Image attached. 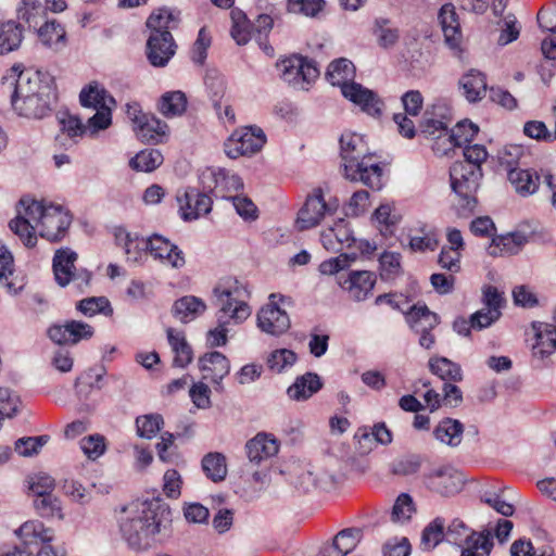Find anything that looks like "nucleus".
<instances>
[{"instance_id":"nucleus-56","label":"nucleus","mask_w":556,"mask_h":556,"mask_svg":"<svg viewBox=\"0 0 556 556\" xmlns=\"http://www.w3.org/2000/svg\"><path fill=\"white\" fill-rule=\"evenodd\" d=\"M28 489L36 497L52 493L55 488L54 479L46 473H34L27 478Z\"/></svg>"},{"instance_id":"nucleus-18","label":"nucleus","mask_w":556,"mask_h":556,"mask_svg":"<svg viewBox=\"0 0 556 556\" xmlns=\"http://www.w3.org/2000/svg\"><path fill=\"white\" fill-rule=\"evenodd\" d=\"M93 328L84 321L67 320L63 325H53L48 329L49 338L60 345L76 344L93 336Z\"/></svg>"},{"instance_id":"nucleus-7","label":"nucleus","mask_w":556,"mask_h":556,"mask_svg":"<svg viewBox=\"0 0 556 556\" xmlns=\"http://www.w3.org/2000/svg\"><path fill=\"white\" fill-rule=\"evenodd\" d=\"M266 142L264 131L258 127H245L232 132L225 142V152L230 159L258 152Z\"/></svg>"},{"instance_id":"nucleus-32","label":"nucleus","mask_w":556,"mask_h":556,"mask_svg":"<svg viewBox=\"0 0 556 556\" xmlns=\"http://www.w3.org/2000/svg\"><path fill=\"white\" fill-rule=\"evenodd\" d=\"M23 27L15 21L0 23V54L17 50L23 41Z\"/></svg>"},{"instance_id":"nucleus-60","label":"nucleus","mask_w":556,"mask_h":556,"mask_svg":"<svg viewBox=\"0 0 556 556\" xmlns=\"http://www.w3.org/2000/svg\"><path fill=\"white\" fill-rule=\"evenodd\" d=\"M370 206L369 192L366 190L355 191L344 206L345 215L357 217L363 215Z\"/></svg>"},{"instance_id":"nucleus-39","label":"nucleus","mask_w":556,"mask_h":556,"mask_svg":"<svg viewBox=\"0 0 556 556\" xmlns=\"http://www.w3.org/2000/svg\"><path fill=\"white\" fill-rule=\"evenodd\" d=\"M464 426L455 419L445 418L434 429V435L441 442L457 446L462 442Z\"/></svg>"},{"instance_id":"nucleus-51","label":"nucleus","mask_w":556,"mask_h":556,"mask_svg":"<svg viewBox=\"0 0 556 556\" xmlns=\"http://www.w3.org/2000/svg\"><path fill=\"white\" fill-rule=\"evenodd\" d=\"M380 277L382 280H393L402 274L401 254L383 252L379 258Z\"/></svg>"},{"instance_id":"nucleus-45","label":"nucleus","mask_w":556,"mask_h":556,"mask_svg":"<svg viewBox=\"0 0 556 556\" xmlns=\"http://www.w3.org/2000/svg\"><path fill=\"white\" fill-rule=\"evenodd\" d=\"M9 228L16 235L26 248H34L37 244L36 228L25 216L18 215L11 219Z\"/></svg>"},{"instance_id":"nucleus-59","label":"nucleus","mask_w":556,"mask_h":556,"mask_svg":"<svg viewBox=\"0 0 556 556\" xmlns=\"http://www.w3.org/2000/svg\"><path fill=\"white\" fill-rule=\"evenodd\" d=\"M49 441V435H38V437H25L21 438L15 442V451L24 457H29L35 454H38L40 448L47 444Z\"/></svg>"},{"instance_id":"nucleus-48","label":"nucleus","mask_w":556,"mask_h":556,"mask_svg":"<svg viewBox=\"0 0 556 556\" xmlns=\"http://www.w3.org/2000/svg\"><path fill=\"white\" fill-rule=\"evenodd\" d=\"M187 108V98L181 91L165 93L160 102V110L166 117L181 115Z\"/></svg>"},{"instance_id":"nucleus-27","label":"nucleus","mask_w":556,"mask_h":556,"mask_svg":"<svg viewBox=\"0 0 556 556\" xmlns=\"http://www.w3.org/2000/svg\"><path fill=\"white\" fill-rule=\"evenodd\" d=\"M464 94L469 102H478L485 97L488 85L485 75L477 70H470L459 80Z\"/></svg>"},{"instance_id":"nucleus-49","label":"nucleus","mask_w":556,"mask_h":556,"mask_svg":"<svg viewBox=\"0 0 556 556\" xmlns=\"http://www.w3.org/2000/svg\"><path fill=\"white\" fill-rule=\"evenodd\" d=\"M76 308L85 316H94L96 314H103L111 316L113 308L110 301L105 296H91L79 301Z\"/></svg>"},{"instance_id":"nucleus-2","label":"nucleus","mask_w":556,"mask_h":556,"mask_svg":"<svg viewBox=\"0 0 556 556\" xmlns=\"http://www.w3.org/2000/svg\"><path fill=\"white\" fill-rule=\"evenodd\" d=\"M340 156L343 176L353 182H363L372 190L383 187V167L366 155V142L358 134L345 131L340 137Z\"/></svg>"},{"instance_id":"nucleus-54","label":"nucleus","mask_w":556,"mask_h":556,"mask_svg":"<svg viewBox=\"0 0 556 556\" xmlns=\"http://www.w3.org/2000/svg\"><path fill=\"white\" fill-rule=\"evenodd\" d=\"M478 126L470 122H459L451 132H448V140L455 147H462L463 144L470 142L478 134Z\"/></svg>"},{"instance_id":"nucleus-11","label":"nucleus","mask_w":556,"mask_h":556,"mask_svg":"<svg viewBox=\"0 0 556 556\" xmlns=\"http://www.w3.org/2000/svg\"><path fill=\"white\" fill-rule=\"evenodd\" d=\"M277 294L269 295V303L257 313V327L270 336H280L290 328V318L275 302Z\"/></svg>"},{"instance_id":"nucleus-53","label":"nucleus","mask_w":556,"mask_h":556,"mask_svg":"<svg viewBox=\"0 0 556 556\" xmlns=\"http://www.w3.org/2000/svg\"><path fill=\"white\" fill-rule=\"evenodd\" d=\"M287 394L291 400L298 402L308 400L313 395V374L308 371L298 377L288 388Z\"/></svg>"},{"instance_id":"nucleus-15","label":"nucleus","mask_w":556,"mask_h":556,"mask_svg":"<svg viewBox=\"0 0 556 556\" xmlns=\"http://www.w3.org/2000/svg\"><path fill=\"white\" fill-rule=\"evenodd\" d=\"M179 210L184 220H194L202 215H206L212 210L213 201L206 193L200 192L195 188H187L177 194Z\"/></svg>"},{"instance_id":"nucleus-1","label":"nucleus","mask_w":556,"mask_h":556,"mask_svg":"<svg viewBox=\"0 0 556 556\" xmlns=\"http://www.w3.org/2000/svg\"><path fill=\"white\" fill-rule=\"evenodd\" d=\"M170 521V509L160 500L136 502L121 508L119 532L128 547L147 551L160 541L159 535Z\"/></svg>"},{"instance_id":"nucleus-23","label":"nucleus","mask_w":556,"mask_h":556,"mask_svg":"<svg viewBox=\"0 0 556 556\" xmlns=\"http://www.w3.org/2000/svg\"><path fill=\"white\" fill-rule=\"evenodd\" d=\"M534 343L532 355L543 359L556 351V328L546 323H533Z\"/></svg>"},{"instance_id":"nucleus-16","label":"nucleus","mask_w":556,"mask_h":556,"mask_svg":"<svg viewBox=\"0 0 556 556\" xmlns=\"http://www.w3.org/2000/svg\"><path fill=\"white\" fill-rule=\"evenodd\" d=\"M410 327L420 333L419 343L425 349H431L435 342L431 330L438 325V317L426 305H414L406 314Z\"/></svg>"},{"instance_id":"nucleus-26","label":"nucleus","mask_w":556,"mask_h":556,"mask_svg":"<svg viewBox=\"0 0 556 556\" xmlns=\"http://www.w3.org/2000/svg\"><path fill=\"white\" fill-rule=\"evenodd\" d=\"M526 242L527 238L519 232L497 236L489 247V254L494 257L515 255L521 251Z\"/></svg>"},{"instance_id":"nucleus-46","label":"nucleus","mask_w":556,"mask_h":556,"mask_svg":"<svg viewBox=\"0 0 556 556\" xmlns=\"http://www.w3.org/2000/svg\"><path fill=\"white\" fill-rule=\"evenodd\" d=\"M445 523L442 518L432 520L422 531L420 547L424 551H432L439 543L446 539Z\"/></svg>"},{"instance_id":"nucleus-62","label":"nucleus","mask_w":556,"mask_h":556,"mask_svg":"<svg viewBox=\"0 0 556 556\" xmlns=\"http://www.w3.org/2000/svg\"><path fill=\"white\" fill-rule=\"evenodd\" d=\"M415 511L413 498L406 494H401L392 508L391 519L394 522H405L410 519Z\"/></svg>"},{"instance_id":"nucleus-30","label":"nucleus","mask_w":556,"mask_h":556,"mask_svg":"<svg viewBox=\"0 0 556 556\" xmlns=\"http://www.w3.org/2000/svg\"><path fill=\"white\" fill-rule=\"evenodd\" d=\"M460 556H489L493 547L491 531L485 530L473 533L460 545Z\"/></svg>"},{"instance_id":"nucleus-29","label":"nucleus","mask_w":556,"mask_h":556,"mask_svg":"<svg viewBox=\"0 0 556 556\" xmlns=\"http://www.w3.org/2000/svg\"><path fill=\"white\" fill-rule=\"evenodd\" d=\"M208 177L214 180V193L216 197L230 200L228 192L243 189V181L237 174H231L225 168H218L217 172L210 173Z\"/></svg>"},{"instance_id":"nucleus-61","label":"nucleus","mask_w":556,"mask_h":556,"mask_svg":"<svg viewBox=\"0 0 556 556\" xmlns=\"http://www.w3.org/2000/svg\"><path fill=\"white\" fill-rule=\"evenodd\" d=\"M374 219L377 223L380 233L384 238L393 235L396 222L395 217L391 214V207L389 205H380L374 213Z\"/></svg>"},{"instance_id":"nucleus-47","label":"nucleus","mask_w":556,"mask_h":556,"mask_svg":"<svg viewBox=\"0 0 556 556\" xmlns=\"http://www.w3.org/2000/svg\"><path fill=\"white\" fill-rule=\"evenodd\" d=\"M33 504L42 518H63L61 501L53 493L34 498Z\"/></svg>"},{"instance_id":"nucleus-34","label":"nucleus","mask_w":556,"mask_h":556,"mask_svg":"<svg viewBox=\"0 0 556 556\" xmlns=\"http://www.w3.org/2000/svg\"><path fill=\"white\" fill-rule=\"evenodd\" d=\"M137 137L148 143H157L166 135L167 125L153 115H147L135 128Z\"/></svg>"},{"instance_id":"nucleus-3","label":"nucleus","mask_w":556,"mask_h":556,"mask_svg":"<svg viewBox=\"0 0 556 556\" xmlns=\"http://www.w3.org/2000/svg\"><path fill=\"white\" fill-rule=\"evenodd\" d=\"M354 64L348 59L332 61L327 70L326 76L333 86H340L342 94L358 105L368 115L378 117L382 113L383 102L371 90L354 83Z\"/></svg>"},{"instance_id":"nucleus-28","label":"nucleus","mask_w":556,"mask_h":556,"mask_svg":"<svg viewBox=\"0 0 556 556\" xmlns=\"http://www.w3.org/2000/svg\"><path fill=\"white\" fill-rule=\"evenodd\" d=\"M206 311V304L194 295H186L175 301L172 312L181 323H189Z\"/></svg>"},{"instance_id":"nucleus-38","label":"nucleus","mask_w":556,"mask_h":556,"mask_svg":"<svg viewBox=\"0 0 556 556\" xmlns=\"http://www.w3.org/2000/svg\"><path fill=\"white\" fill-rule=\"evenodd\" d=\"M37 31L43 46L54 51H59L65 46V30L55 21L46 22Z\"/></svg>"},{"instance_id":"nucleus-44","label":"nucleus","mask_w":556,"mask_h":556,"mask_svg":"<svg viewBox=\"0 0 556 556\" xmlns=\"http://www.w3.org/2000/svg\"><path fill=\"white\" fill-rule=\"evenodd\" d=\"M202 469L214 482L223 481L227 476L226 458L220 453H208L202 459Z\"/></svg>"},{"instance_id":"nucleus-57","label":"nucleus","mask_w":556,"mask_h":556,"mask_svg":"<svg viewBox=\"0 0 556 556\" xmlns=\"http://www.w3.org/2000/svg\"><path fill=\"white\" fill-rule=\"evenodd\" d=\"M114 105L99 106L93 116L88 118L86 124L87 131L90 135L97 134L99 130L106 129L112 123V108Z\"/></svg>"},{"instance_id":"nucleus-9","label":"nucleus","mask_w":556,"mask_h":556,"mask_svg":"<svg viewBox=\"0 0 556 556\" xmlns=\"http://www.w3.org/2000/svg\"><path fill=\"white\" fill-rule=\"evenodd\" d=\"M337 279L342 290L354 301L367 299L377 281L376 274L369 270H350L339 274Z\"/></svg>"},{"instance_id":"nucleus-14","label":"nucleus","mask_w":556,"mask_h":556,"mask_svg":"<svg viewBox=\"0 0 556 556\" xmlns=\"http://www.w3.org/2000/svg\"><path fill=\"white\" fill-rule=\"evenodd\" d=\"M55 100L50 87H43L37 96L26 100L13 101V110L26 118L41 119L52 112V104Z\"/></svg>"},{"instance_id":"nucleus-64","label":"nucleus","mask_w":556,"mask_h":556,"mask_svg":"<svg viewBox=\"0 0 556 556\" xmlns=\"http://www.w3.org/2000/svg\"><path fill=\"white\" fill-rule=\"evenodd\" d=\"M473 531L460 519H454L445 531L446 541L455 545H462Z\"/></svg>"},{"instance_id":"nucleus-42","label":"nucleus","mask_w":556,"mask_h":556,"mask_svg":"<svg viewBox=\"0 0 556 556\" xmlns=\"http://www.w3.org/2000/svg\"><path fill=\"white\" fill-rule=\"evenodd\" d=\"M178 18L174 13L166 9L161 8L153 11L147 20V27L153 31L165 33L170 31L177 27Z\"/></svg>"},{"instance_id":"nucleus-24","label":"nucleus","mask_w":556,"mask_h":556,"mask_svg":"<svg viewBox=\"0 0 556 556\" xmlns=\"http://www.w3.org/2000/svg\"><path fill=\"white\" fill-rule=\"evenodd\" d=\"M16 534L22 539V544L26 549H34L43 543H49L53 538L51 529L46 528L38 520H28L17 530Z\"/></svg>"},{"instance_id":"nucleus-13","label":"nucleus","mask_w":556,"mask_h":556,"mask_svg":"<svg viewBox=\"0 0 556 556\" xmlns=\"http://www.w3.org/2000/svg\"><path fill=\"white\" fill-rule=\"evenodd\" d=\"M215 298L214 305L218 307V316H228L235 320L236 324L245 320L250 314V306L243 301H237L233 296V291L230 288L217 285L213 289Z\"/></svg>"},{"instance_id":"nucleus-8","label":"nucleus","mask_w":556,"mask_h":556,"mask_svg":"<svg viewBox=\"0 0 556 556\" xmlns=\"http://www.w3.org/2000/svg\"><path fill=\"white\" fill-rule=\"evenodd\" d=\"M2 80L3 84L10 81V86H13V91L11 93L12 105L13 101L26 100L30 97L37 96V93L41 92L43 87H49L41 83L38 73L29 71L25 72L21 70V65H13L11 68V75L4 76Z\"/></svg>"},{"instance_id":"nucleus-19","label":"nucleus","mask_w":556,"mask_h":556,"mask_svg":"<svg viewBox=\"0 0 556 556\" xmlns=\"http://www.w3.org/2000/svg\"><path fill=\"white\" fill-rule=\"evenodd\" d=\"M149 252L174 268H180L186 263L182 251L168 239L156 233L149 237Z\"/></svg>"},{"instance_id":"nucleus-12","label":"nucleus","mask_w":556,"mask_h":556,"mask_svg":"<svg viewBox=\"0 0 556 556\" xmlns=\"http://www.w3.org/2000/svg\"><path fill=\"white\" fill-rule=\"evenodd\" d=\"M176 48L170 31H153L147 40L146 55L152 66L164 67L175 55Z\"/></svg>"},{"instance_id":"nucleus-58","label":"nucleus","mask_w":556,"mask_h":556,"mask_svg":"<svg viewBox=\"0 0 556 556\" xmlns=\"http://www.w3.org/2000/svg\"><path fill=\"white\" fill-rule=\"evenodd\" d=\"M374 33L378 38L379 45L384 48L395 45L400 37L399 29L392 27L390 21L386 18L376 21Z\"/></svg>"},{"instance_id":"nucleus-17","label":"nucleus","mask_w":556,"mask_h":556,"mask_svg":"<svg viewBox=\"0 0 556 556\" xmlns=\"http://www.w3.org/2000/svg\"><path fill=\"white\" fill-rule=\"evenodd\" d=\"M364 536L358 527L345 528L339 531L331 542H325L318 551V556H346L352 553Z\"/></svg>"},{"instance_id":"nucleus-31","label":"nucleus","mask_w":556,"mask_h":556,"mask_svg":"<svg viewBox=\"0 0 556 556\" xmlns=\"http://www.w3.org/2000/svg\"><path fill=\"white\" fill-rule=\"evenodd\" d=\"M350 238V230L342 218H339L333 227H329L320 233V242L323 247L325 250L331 252L341 251L343 243L348 242Z\"/></svg>"},{"instance_id":"nucleus-25","label":"nucleus","mask_w":556,"mask_h":556,"mask_svg":"<svg viewBox=\"0 0 556 556\" xmlns=\"http://www.w3.org/2000/svg\"><path fill=\"white\" fill-rule=\"evenodd\" d=\"M245 450L249 460L254 464H260L275 456L279 451V445L276 439L265 433H258L248 441Z\"/></svg>"},{"instance_id":"nucleus-37","label":"nucleus","mask_w":556,"mask_h":556,"mask_svg":"<svg viewBox=\"0 0 556 556\" xmlns=\"http://www.w3.org/2000/svg\"><path fill=\"white\" fill-rule=\"evenodd\" d=\"M167 339L173 352L175 353L174 366L186 367L192 361V349L188 344L181 332H175L174 329H167Z\"/></svg>"},{"instance_id":"nucleus-4","label":"nucleus","mask_w":556,"mask_h":556,"mask_svg":"<svg viewBox=\"0 0 556 556\" xmlns=\"http://www.w3.org/2000/svg\"><path fill=\"white\" fill-rule=\"evenodd\" d=\"M481 176V170H478L468 162L456 161L451 166V187L455 194L458 197V207L460 214H470L477 206L478 201L476 192Z\"/></svg>"},{"instance_id":"nucleus-41","label":"nucleus","mask_w":556,"mask_h":556,"mask_svg":"<svg viewBox=\"0 0 556 556\" xmlns=\"http://www.w3.org/2000/svg\"><path fill=\"white\" fill-rule=\"evenodd\" d=\"M319 206L317 216H315V226L319 223V217L332 216L339 208V199L326 188L315 189V210Z\"/></svg>"},{"instance_id":"nucleus-50","label":"nucleus","mask_w":556,"mask_h":556,"mask_svg":"<svg viewBox=\"0 0 556 556\" xmlns=\"http://www.w3.org/2000/svg\"><path fill=\"white\" fill-rule=\"evenodd\" d=\"M163 425L164 419L160 414H147L136 418L137 434L144 439L154 438Z\"/></svg>"},{"instance_id":"nucleus-22","label":"nucleus","mask_w":556,"mask_h":556,"mask_svg":"<svg viewBox=\"0 0 556 556\" xmlns=\"http://www.w3.org/2000/svg\"><path fill=\"white\" fill-rule=\"evenodd\" d=\"M439 21L442 27V31L445 38V42L452 48H459L463 34L458 15L455 7L452 3H445L442 5L439 12Z\"/></svg>"},{"instance_id":"nucleus-36","label":"nucleus","mask_w":556,"mask_h":556,"mask_svg":"<svg viewBox=\"0 0 556 556\" xmlns=\"http://www.w3.org/2000/svg\"><path fill=\"white\" fill-rule=\"evenodd\" d=\"M508 179L523 195L535 192L540 185L539 175L530 169L510 168Z\"/></svg>"},{"instance_id":"nucleus-52","label":"nucleus","mask_w":556,"mask_h":556,"mask_svg":"<svg viewBox=\"0 0 556 556\" xmlns=\"http://www.w3.org/2000/svg\"><path fill=\"white\" fill-rule=\"evenodd\" d=\"M204 83L210 91L213 105L216 112L220 115L222 99L226 89L224 78L217 72L212 71L206 73Z\"/></svg>"},{"instance_id":"nucleus-6","label":"nucleus","mask_w":556,"mask_h":556,"mask_svg":"<svg viewBox=\"0 0 556 556\" xmlns=\"http://www.w3.org/2000/svg\"><path fill=\"white\" fill-rule=\"evenodd\" d=\"M279 77L296 90L308 91L312 86L313 62L301 54H291L276 63Z\"/></svg>"},{"instance_id":"nucleus-21","label":"nucleus","mask_w":556,"mask_h":556,"mask_svg":"<svg viewBox=\"0 0 556 556\" xmlns=\"http://www.w3.org/2000/svg\"><path fill=\"white\" fill-rule=\"evenodd\" d=\"M199 367L203 374V379L219 384L229 374L230 364L228 358L220 352H211L204 354L199 359Z\"/></svg>"},{"instance_id":"nucleus-43","label":"nucleus","mask_w":556,"mask_h":556,"mask_svg":"<svg viewBox=\"0 0 556 556\" xmlns=\"http://www.w3.org/2000/svg\"><path fill=\"white\" fill-rule=\"evenodd\" d=\"M163 163V155L156 149H144L129 161V166L138 172H153Z\"/></svg>"},{"instance_id":"nucleus-5","label":"nucleus","mask_w":556,"mask_h":556,"mask_svg":"<svg viewBox=\"0 0 556 556\" xmlns=\"http://www.w3.org/2000/svg\"><path fill=\"white\" fill-rule=\"evenodd\" d=\"M422 484L432 493L442 496L457 494L464 485V477L448 464H431L421 475Z\"/></svg>"},{"instance_id":"nucleus-63","label":"nucleus","mask_w":556,"mask_h":556,"mask_svg":"<svg viewBox=\"0 0 556 556\" xmlns=\"http://www.w3.org/2000/svg\"><path fill=\"white\" fill-rule=\"evenodd\" d=\"M296 361V355L293 351L288 349L276 350L271 352L267 359L268 367L276 371L281 372L287 367L292 366Z\"/></svg>"},{"instance_id":"nucleus-10","label":"nucleus","mask_w":556,"mask_h":556,"mask_svg":"<svg viewBox=\"0 0 556 556\" xmlns=\"http://www.w3.org/2000/svg\"><path fill=\"white\" fill-rule=\"evenodd\" d=\"M71 224L72 216L61 205L50 203L38 225L39 236L51 242H58L65 237Z\"/></svg>"},{"instance_id":"nucleus-55","label":"nucleus","mask_w":556,"mask_h":556,"mask_svg":"<svg viewBox=\"0 0 556 556\" xmlns=\"http://www.w3.org/2000/svg\"><path fill=\"white\" fill-rule=\"evenodd\" d=\"M424 459L419 455H406L392 463L391 471L396 476H409L421 469Z\"/></svg>"},{"instance_id":"nucleus-40","label":"nucleus","mask_w":556,"mask_h":556,"mask_svg":"<svg viewBox=\"0 0 556 556\" xmlns=\"http://www.w3.org/2000/svg\"><path fill=\"white\" fill-rule=\"evenodd\" d=\"M13 262L12 253L0 241V283L9 293L16 295L23 289V286L16 287L13 281L9 280V277L14 273Z\"/></svg>"},{"instance_id":"nucleus-20","label":"nucleus","mask_w":556,"mask_h":556,"mask_svg":"<svg viewBox=\"0 0 556 556\" xmlns=\"http://www.w3.org/2000/svg\"><path fill=\"white\" fill-rule=\"evenodd\" d=\"M77 257V253L70 248H62L55 251L52 260V269L55 281L60 287L64 288L72 282Z\"/></svg>"},{"instance_id":"nucleus-35","label":"nucleus","mask_w":556,"mask_h":556,"mask_svg":"<svg viewBox=\"0 0 556 556\" xmlns=\"http://www.w3.org/2000/svg\"><path fill=\"white\" fill-rule=\"evenodd\" d=\"M430 371L441 378L445 382H460L463 380V371L458 364L446 357H431L429 361Z\"/></svg>"},{"instance_id":"nucleus-33","label":"nucleus","mask_w":556,"mask_h":556,"mask_svg":"<svg viewBox=\"0 0 556 556\" xmlns=\"http://www.w3.org/2000/svg\"><path fill=\"white\" fill-rule=\"evenodd\" d=\"M79 101L84 108L97 109L99 106L115 105L114 98L98 83H91L79 93Z\"/></svg>"}]
</instances>
